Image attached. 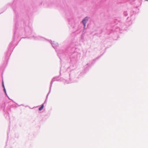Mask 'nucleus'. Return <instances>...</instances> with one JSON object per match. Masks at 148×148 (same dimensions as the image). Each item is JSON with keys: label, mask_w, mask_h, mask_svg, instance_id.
I'll return each mask as SVG.
<instances>
[{"label": "nucleus", "mask_w": 148, "mask_h": 148, "mask_svg": "<svg viewBox=\"0 0 148 148\" xmlns=\"http://www.w3.org/2000/svg\"><path fill=\"white\" fill-rule=\"evenodd\" d=\"M49 42L51 43L53 47L56 50V48L58 47V43L56 42H55L54 41L53 42L51 40H50Z\"/></svg>", "instance_id": "4"}, {"label": "nucleus", "mask_w": 148, "mask_h": 148, "mask_svg": "<svg viewBox=\"0 0 148 148\" xmlns=\"http://www.w3.org/2000/svg\"><path fill=\"white\" fill-rule=\"evenodd\" d=\"M56 51L58 53V55L59 57L60 58V55L63 54L64 53V51L62 50H60L58 51H57L56 50Z\"/></svg>", "instance_id": "5"}, {"label": "nucleus", "mask_w": 148, "mask_h": 148, "mask_svg": "<svg viewBox=\"0 0 148 148\" xmlns=\"http://www.w3.org/2000/svg\"><path fill=\"white\" fill-rule=\"evenodd\" d=\"M86 65H88V64H87Z\"/></svg>", "instance_id": "16"}, {"label": "nucleus", "mask_w": 148, "mask_h": 148, "mask_svg": "<svg viewBox=\"0 0 148 148\" xmlns=\"http://www.w3.org/2000/svg\"><path fill=\"white\" fill-rule=\"evenodd\" d=\"M69 76H70V74L69 75Z\"/></svg>", "instance_id": "14"}, {"label": "nucleus", "mask_w": 148, "mask_h": 148, "mask_svg": "<svg viewBox=\"0 0 148 148\" xmlns=\"http://www.w3.org/2000/svg\"><path fill=\"white\" fill-rule=\"evenodd\" d=\"M43 107H44V104L43 103L42 104L40 108H39V109H38L39 110V111L41 110L43 108Z\"/></svg>", "instance_id": "7"}, {"label": "nucleus", "mask_w": 148, "mask_h": 148, "mask_svg": "<svg viewBox=\"0 0 148 148\" xmlns=\"http://www.w3.org/2000/svg\"><path fill=\"white\" fill-rule=\"evenodd\" d=\"M7 97H8V98L9 99V97H8V96H7Z\"/></svg>", "instance_id": "17"}, {"label": "nucleus", "mask_w": 148, "mask_h": 148, "mask_svg": "<svg viewBox=\"0 0 148 148\" xmlns=\"http://www.w3.org/2000/svg\"><path fill=\"white\" fill-rule=\"evenodd\" d=\"M145 1H148V0H145Z\"/></svg>", "instance_id": "15"}, {"label": "nucleus", "mask_w": 148, "mask_h": 148, "mask_svg": "<svg viewBox=\"0 0 148 148\" xmlns=\"http://www.w3.org/2000/svg\"><path fill=\"white\" fill-rule=\"evenodd\" d=\"M32 29L31 27L28 26H26L25 22H23L21 24H16L14 32L13 41L10 43L9 46L8 52L6 54V56H10L11 53L13 50L14 48L13 44L14 42L17 40L19 36L23 34L30 35L32 33Z\"/></svg>", "instance_id": "1"}, {"label": "nucleus", "mask_w": 148, "mask_h": 148, "mask_svg": "<svg viewBox=\"0 0 148 148\" xmlns=\"http://www.w3.org/2000/svg\"><path fill=\"white\" fill-rule=\"evenodd\" d=\"M34 39L35 40H44L45 38L40 36H35L34 37Z\"/></svg>", "instance_id": "6"}, {"label": "nucleus", "mask_w": 148, "mask_h": 148, "mask_svg": "<svg viewBox=\"0 0 148 148\" xmlns=\"http://www.w3.org/2000/svg\"><path fill=\"white\" fill-rule=\"evenodd\" d=\"M47 96H46V100H45V102L44 103H45V102H46V100H47Z\"/></svg>", "instance_id": "10"}, {"label": "nucleus", "mask_w": 148, "mask_h": 148, "mask_svg": "<svg viewBox=\"0 0 148 148\" xmlns=\"http://www.w3.org/2000/svg\"><path fill=\"white\" fill-rule=\"evenodd\" d=\"M5 93V94L7 95V93H6H6Z\"/></svg>", "instance_id": "13"}, {"label": "nucleus", "mask_w": 148, "mask_h": 148, "mask_svg": "<svg viewBox=\"0 0 148 148\" xmlns=\"http://www.w3.org/2000/svg\"><path fill=\"white\" fill-rule=\"evenodd\" d=\"M58 78L59 77H53L51 80L50 83V86L49 88V92L48 93L47 95V98H48V96L51 92V88L52 86V84L55 81H59L60 80L61 81H62L65 84H70L72 82H76L75 80H73L72 81L70 79H69V80H68L66 78H65V79H58Z\"/></svg>", "instance_id": "2"}, {"label": "nucleus", "mask_w": 148, "mask_h": 148, "mask_svg": "<svg viewBox=\"0 0 148 148\" xmlns=\"http://www.w3.org/2000/svg\"><path fill=\"white\" fill-rule=\"evenodd\" d=\"M3 90L4 91H5V90H6L5 88H3Z\"/></svg>", "instance_id": "11"}, {"label": "nucleus", "mask_w": 148, "mask_h": 148, "mask_svg": "<svg viewBox=\"0 0 148 148\" xmlns=\"http://www.w3.org/2000/svg\"><path fill=\"white\" fill-rule=\"evenodd\" d=\"M89 19V17L88 16L85 17L84 19L82 20V22L84 25V27H85L86 26V24L87 21Z\"/></svg>", "instance_id": "3"}, {"label": "nucleus", "mask_w": 148, "mask_h": 148, "mask_svg": "<svg viewBox=\"0 0 148 148\" xmlns=\"http://www.w3.org/2000/svg\"><path fill=\"white\" fill-rule=\"evenodd\" d=\"M123 14L125 16H127L128 15V14L127 11H124V12Z\"/></svg>", "instance_id": "8"}, {"label": "nucleus", "mask_w": 148, "mask_h": 148, "mask_svg": "<svg viewBox=\"0 0 148 148\" xmlns=\"http://www.w3.org/2000/svg\"><path fill=\"white\" fill-rule=\"evenodd\" d=\"M4 92H5V93H6V90H5V91H4Z\"/></svg>", "instance_id": "12"}, {"label": "nucleus", "mask_w": 148, "mask_h": 148, "mask_svg": "<svg viewBox=\"0 0 148 148\" xmlns=\"http://www.w3.org/2000/svg\"><path fill=\"white\" fill-rule=\"evenodd\" d=\"M2 86L3 87V88H5V86L3 84H3H2Z\"/></svg>", "instance_id": "9"}]
</instances>
